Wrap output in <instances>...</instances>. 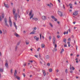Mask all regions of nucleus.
<instances>
[{"label": "nucleus", "instance_id": "1", "mask_svg": "<svg viewBox=\"0 0 80 80\" xmlns=\"http://www.w3.org/2000/svg\"><path fill=\"white\" fill-rule=\"evenodd\" d=\"M17 71L16 70H15L14 74V77H15L17 79V80H20V77L17 76Z\"/></svg>", "mask_w": 80, "mask_h": 80}, {"label": "nucleus", "instance_id": "2", "mask_svg": "<svg viewBox=\"0 0 80 80\" xmlns=\"http://www.w3.org/2000/svg\"><path fill=\"white\" fill-rule=\"evenodd\" d=\"M4 24L5 26H6V27H9V25L8 24V23H7V18H4Z\"/></svg>", "mask_w": 80, "mask_h": 80}, {"label": "nucleus", "instance_id": "3", "mask_svg": "<svg viewBox=\"0 0 80 80\" xmlns=\"http://www.w3.org/2000/svg\"><path fill=\"white\" fill-rule=\"evenodd\" d=\"M9 23L10 25V26L11 27H12V21H11L10 17H9Z\"/></svg>", "mask_w": 80, "mask_h": 80}, {"label": "nucleus", "instance_id": "4", "mask_svg": "<svg viewBox=\"0 0 80 80\" xmlns=\"http://www.w3.org/2000/svg\"><path fill=\"white\" fill-rule=\"evenodd\" d=\"M56 40V39H55V36H53L52 38V42L54 45H55V43Z\"/></svg>", "mask_w": 80, "mask_h": 80}, {"label": "nucleus", "instance_id": "5", "mask_svg": "<svg viewBox=\"0 0 80 80\" xmlns=\"http://www.w3.org/2000/svg\"><path fill=\"white\" fill-rule=\"evenodd\" d=\"M17 17H18V15L17 13H16L15 15H14V19L15 20L17 21Z\"/></svg>", "mask_w": 80, "mask_h": 80}, {"label": "nucleus", "instance_id": "6", "mask_svg": "<svg viewBox=\"0 0 80 80\" xmlns=\"http://www.w3.org/2000/svg\"><path fill=\"white\" fill-rule=\"evenodd\" d=\"M58 14L60 17H62L63 16V12L62 13V12L58 11Z\"/></svg>", "mask_w": 80, "mask_h": 80}, {"label": "nucleus", "instance_id": "7", "mask_svg": "<svg viewBox=\"0 0 80 80\" xmlns=\"http://www.w3.org/2000/svg\"><path fill=\"white\" fill-rule=\"evenodd\" d=\"M78 14V11H75V12H74L73 13V15H74L75 16H77V15Z\"/></svg>", "mask_w": 80, "mask_h": 80}, {"label": "nucleus", "instance_id": "8", "mask_svg": "<svg viewBox=\"0 0 80 80\" xmlns=\"http://www.w3.org/2000/svg\"><path fill=\"white\" fill-rule=\"evenodd\" d=\"M51 18H52V19H54V21H55V22H57V19L55 18V17H54L53 16H51Z\"/></svg>", "mask_w": 80, "mask_h": 80}, {"label": "nucleus", "instance_id": "9", "mask_svg": "<svg viewBox=\"0 0 80 80\" xmlns=\"http://www.w3.org/2000/svg\"><path fill=\"white\" fill-rule=\"evenodd\" d=\"M1 16L3 19L4 18V17L5 16V14H4V13L3 12H2L1 13Z\"/></svg>", "mask_w": 80, "mask_h": 80}, {"label": "nucleus", "instance_id": "10", "mask_svg": "<svg viewBox=\"0 0 80 80\" xmlns=\"http://www.w3.org/2000/svg\"><path fill=\"white\" fill-rule=\"evenodd\" d=\"M42 18L43 20H45L46 18V16H43L42 17Z\"/></svg>", "mask_w": 80, "mask_h": 80}, {"label": "nucleus", "instance_id": "11", "mask_svg": "<svg viewBox=\"0 0 80 80\" xmlns=\"http://www.w3.org/2000/svg\"><path fill=\"white\" fill-rule=\"evenodd\" d=\"M15 12H16V10L15 8H13L12 9V13H13V15H15Z\"/></svg>", "mask_w": 80, "mask_h": 80}, {"label": "nucleus", "instance_id": "12", "mask_svg": "<svg viewBox=\"0 0 80 80\" xmlns=\"http://www.w3.org/2000/svg\"><path fill=\"white\" fill-rule=\"evenodd\" d=\"M44 62V61L43 60V59L42 58H41V60H40V63L42 64H43V62Z\"/></svg>", "mask_w": 80, "mask_h": 80}, {"label": "nucleus", "instance_id": "13", "mask_svg": "<svg viewBox=\"0 0 80 80\" xmlns=\"http://www.w3.org/2000/svg\"><path fill=\"white\" fill-rule=\"evenodd\" d=\"M4 5H5L6 8H9V6H8V5L7 4H5V2H4Z\"/></svg>", "mask_w": 80, "mask_h": 80}, {"label": "nucleus", "instance_id": "14", "mask_svg": "<svg viewBox=\"0 0 80 80\" xmlns=\"http://www.w3.org/2000/svg\"><path fill=\"white\" fill-rule=\"evenodd\" d=\"M14 35L15 36H16L17 37H20V35H18V34L17 33H14Z\"/></svg>", "mask_w": 80, "mask_h": 80}, {"label": "nucleus", "instance_id": "15", "mask_svg": "<svg viewBox=\"0 0 80 80\" xmlns=\"http://www.w3.org/2000/svg\"><path fill=\"white\" fill-rule=\"evenodd\" d=\"M6 63L5 64V66L6 67V68H8V64L7 62V61H6Z\"/></svg>", "mask_w": 80, "mask_h": 80}, {"label": "nucleus", "instance_id": "16", "mask_svg": "<svg viewBox=\"0 0 80 80\" xmlns=\"http://www.w3.org/2000/svg\"><path fill=\"white\" fill-rule=\"evenodd\" d=\"M42 71L44 76H45V75H46V72H45V71L43 70Z\"/></svg>", "mask_w": 80, "mask_h": 80}, {"label": "nucleus", "instance_id": "17", "mask_svg": "<svg viewBox=\"0 0 80 80\" xmlns=\"http://www.w3.org/2000/svg\"><path fill=\"white\" fill-rule=\"evenodd\" d=\"M35 32H36V31H35V30H33V31L32 32H31L30 34H35Z\"/></svg>", "mask_w": 80, "mask_h": 80}, {"label": "nucleus", "instance_id": "18", "mask_svg": "<svg viewBox=\"0 0 80 80\" xmlns=\"http://www.w3.org/2000/svg\"><path fill=\"white\" fill-rule=\"evenodd\" d=\"M32 12H33V10H31L30 11L29 13V16H31V15H32Z\"/></svg>", "mask_w": 80, "mask_h": 80}, {"label": "nucleus", "instance_id": "19", "mask_svg": "<svg viewBox=\"0 0 80 80\" xmlns=\"http://www.w3.org/2000/svg\"><path fill=\"white\" fill-rule=\"evenodd\" d=\"M32 20H34L35 21H37L38 20V18H32Z\"/></svg>", "mask_w": 80, "mask_h": 80}, {"label": "nucleus", "instance_id": "20", "mask_svg": "<svg viewBox=\"0 0 80 80\" xmlns=\"http://www.w3.org/2000/svg\"><path fill=\"white\" fill-rule=\"evenodd\" d=\"M0 72H3V69L2 68H0Z\"/></svg>", "mask_w": 80, "mask_h": 80}, {"label": "nucleus", "instance_id": "21", "mask_svg": "<svg viewBox=\"0 0 80 80\" xmlns=\"http://www.w3.org/2000/svg\"><path fill=\"white\" fill-rule=\"evenodd\" d=\"M42 48H45V45L43 43L42 44Z\"/></svg>", "mask_w": 80, "mask_h": 80}, {"label": "nucleus", "instance_id": "22", "mask_svg": "<svg viewBox=\"0 0 80 80\" xmlns=\"http://www.w3.org/2000/svg\"><path fill=\"white\" fill-rule=\"evenodd\" d=\"M26 45H28V44H29V42L28 40L26 41Z\"/></svg>", "mask_w": 80, "mask_h": 80}, {"label": "nucleus", "instance_id": "23", "mask_svg": "<svg viewBox=\"0 0 80 80\" xmlns=\"http://www.w3.org/2000/svg\"><path fill=\"white\" fill-rule=\"evenodd\" d=\"M69 6L70 7V8H72V4L70 3L69 4Z\"/></svg>", "mask_w": 80, "mask_h": 80}, {"label": "nucleus", "instance_id": "24", "mask_svg": "<svg viewBox=\"0 0 80 80\" xmlns=\"http://www.w3.org/2000/svg\"><path fill=\"white\" fill-rule=\"evenodd\" d=\"M53 71V70L52 68H50L49 69V72H52Z\"/></svg>", "mask_w": 80, "mask_h": 80}, {"label": "nucleus", "instance_id": "25", "mask_svg": "<svg viewBox=\"0 0 80 80\" xmlns=\"http://www.w3.org/2000/svg\"><path fill=\"white\" fill-rule=\"evenodd\" d=\"M50 58V57H49V56L47 55L46 56V59H48Z\"/></svg>", "mask_w": 80, "mask_h": 80}, {"label": "nucleus", "instance_id": "26", "mask_svg": "<svg viewBox=\"0 0 80 80\" xmlns=\"http://www.w3.org/2000/svg\"><path fill=\"white\" fill-rule=\"evenodd\" d=\"M14 27H15L16 29L17 30V26L16 25V24H15V23H14Z\"/></svg>", "mask_w": 80, "mask_h": 80}, {"label": "nucleus", "instance_id": "27", "mask_svg": "<svg viewBox=\"0 0 80 80\" xmlns=\"http://www.w3.org/2000/svg\"><path fill=\"white\" fill-rule=\"evenodd\" d=\"M33 14H32V15H31V16L30 17V19H32V18H33Z\"/></svg>", "mask_w": 80, "mask_h": 80}, {"label": "nucleus", "instance_id": "28", "mask_svg": "<svg viewBox=\"0 0 80 80\" xmlns=\"http://www.w3.org/2000/svg\"><path fill=\"white\" fill-rule=\"evenodd\" d=\"M49 24L50 26L51 27H53V25H52V23H51V22H49Z\"/></svg>", "mask_w": 80, "mask_h": 80}, {"label": "nucleus", "instance_id": "29", "mask_svg": "<svg viewBox=\"0 0 80 80\" xmlns=\"http://www.w3.org/2000/svg\"><path fill=\"white\" fill-rule=\"evenodd\" d=\"M64 51V49H63V48H62V50H61V52L60 53H62V52H63Z\"/></svg>", "mask_w": 80, "mask_h": 80}, {"label": "nucleus", "instance_id": "30", "mask_svg": "<svg viewBox=\"0 0 80 80\" xmlns=\"http://www.w3.org/2000/svg\"><path fill=\"white\" fill-rule=\"evenodd\" d=\"M68 31H67V32H64V35H65L66 33H67V34H68Z\"/></svg>", "mask_w": 80, "mask_h": 80}, {"label": "nucleus", "instance_id": "31", "mask_svg": "<svg viewBox=\"0 0 80 80\" xmlns=\"http://www.w3.org/2000/svg\"><path fill=\"white\" fill-rule=\"evenodd\" d=\"M66 41H67V39H64L63 40V42H65V43H66Z\"/></svg>", "mask_w": 80, "mask_h": 80}, {"label": "nucleus", "instance_id": "32", "mask_svg": "<svg viewBox=\"0 0 80 80\" xmlns=\"http://www.w3.org/2000/svg\"><path fill=\"white\" fill-rule=\"evenodd\" d=\"M11 74H12V73H13V69H11Z\"/></svg>", "mask_w": 80, "mask_h": 80}, {"label": "nucleus", "instance_id": "33", "mask_svg": "<svg viewBox=\"0 0 80 80\" xmlns=\"http://www.w3.org/2000/svg\"><path fill=\"white\" fill-rule=\"evenodd\" d=\"M47 6H48V7H50V8H51V7H52V6H51V5H50L48 4L47 5Z\"/></svg>", "mask_w": 80, "mask_h": 80}, {"label": "nucleus", "instance_id": "34", "mask_svg": "<svg viewBox=\"0 0 80 80\" xmlns=\"http://www.w3.org/2000/svg\"><path fill=\"white\" fill-rule=\"evenodd\" d=\"M2 16L1 15L0 16V22H2Z\"/></svg>", "mask_w": 80, "mask_h": 80}, {"label": "nucleus", "instance_id": "35", "mask_svg": "<svg viewBox=\"0 0 80 80\" xmlns=\"http://www.w3.org/2000/svg\"><path fill=\"white\" fill-rule=\"evenodd\" d=\"M65 72L67 73H68V69H66Z\"/></svg>", "mask_w": 80, "mask_h": 80}, {"label": "nucleus", "instance_id": "36", "mask_svg": "<svg viewBox=\"0 0 80 80\" xmlns=\"http://www.w3.org/2000/svg\"><path fill=\"white\" fill-rule=\"evenodd\" d=\"M39 40V38H36V41H38Z\"/></svg>", "mask_w": 80, "mask_h": 80}, {"label": "nucleus", "instance_id": "37", "mask_svg": "<svg viewBox=\"0 0 80 80\" xmlns=\"http://www.w3.org/2000/svg\"><path fill=\"white\" fill-rule=\"evenodd\" d=\"M39 35H40V39H42V34H41V33L39 34Z\"/></svg>", "mask_w": 80, "mask_h": 80}, {"label": "nucleus", "instance_id": "38", "mask_svg": "<svg viewBox=\"0 0 80 80\" xmlns=\"http://www.w3.org/2000/svg\"><path fill=\"white\" fill-rule=\"evenodd\" d=\"M70 70H72V65L70 64Z\"/></svg>", "mask_w": 80, "mask_h": 80}, {"label": "nucleus", "instance_id": "39", "mask_svg": "<svg viewBox=\"0 0 80 80\" xmlns=\"http://www.w3.org/2000/svg\"><path fill=\"white\" fill-rule=\"evenodd\" d=\"M49 40H51V39H52V36H50L49 37Z\"/></svg>", "mask_w": 80, "mask_h": 80}, {"label": "nucleus", "instance_id": "40", "mask_svg": "<svg viewBox=\"0 0 80 80\" xmlns=\"http://www.w3.org/2000/svg\"><path fill=\"white\" fill-rule=\"evenodd\" d=\"M57 38H59L60 37V35H58L57 36Z\"/></svg>", "mask_w": 80, "mask_h": 80}, {"label": "nucleus", "instance_id": "41", "mask_svg": "<svg viewBox=\"0 0 80 80\" xmlns=\"http://www.w3.org/2000/svg\"><path fill=\"white\" fill-rule=\"evenodd\" d=\"M33 28L34 29V30H36V29H37V28L34 27Z\"/></svg>", "mask_w": 80, "mask_h": 80}, {"label": "nucleus", "instance_id": "42", "mask_svg": "<svg viewBox=\"0 0 80 80\" xmlns=\"http://www.w3.org/2000/svg\"><path fill=\"white\" fill-rule=\"evenodd\" d=\"M47 65H48V66L49 67V66H50V63H48Z\"/></svg>", "mask_w": 80, "mask_h": 80}, {"label": "nucleus", "instance_id": "43", "mask_svg": "<svg viewBox=\"0 0 80 80\" xmlns=\"http://www.w3.org/2000/svg\"><path fill=\"white\" fill-rule=\"evenodd\" d=\"M22 75L24 76V77H25V73H23L22 74Z\"/></svg>", "mask_w": 80, "mask_h": 80}, {"label": "nucleus", "instance_id": "44", "mask_svg": "<svg viewBox=\"0 0 80 80\" xmlns=\"http://www.w3.org/2000/svg\"><path fill=\"white\" fill-rule=\"evenodd\" d=\"M5 33L7 34V31L5 30V32H4L3 34H5Z\"/></svg>", "mask_w": 80, "mask_h": 80}, {"label": "nucleus", "instance_id": "45", "mask_svg": "<svg viewBox=\"0 0 80 80\" xmlns=\"http://www.w3.org/2000/svg\"><path fill=\"white\" fill-rule=\"evenodd\" d=\"M39 57L40 59H41V56L40 55V53H39Z\"/></svg>", "mask_w": 80, "mask_h": 80}, {"label": "nucleus", "instance_id": "46", "mask_svg": "<svg viewBox=\"0 0 80 80\" xmlns=\"http://www.w3.org/2000/svg\"><path fill=\"white\" fill-rule=\"evenodd\" d=\"M26 65H27L26 63H24V66H26Z\"/></svg>", "mask_w": 80, "mask_h": 80}, {"label": "nucleus", "instance_id": "47", "mask_svg": "<svg viewBox=\"0 0 80 80\" xmlns=\"http://www.w3.org/2000/svg\"><path fill=\"white\" fill-rule=\"evenodd\" d=\"M17 11H18V13H19V12H20V11H19V9H18V10H17Z\"/></svg>", "mask_w": 80, "mask_h": 80}, {"label": "nucleus", "instance_id": "48", "mask_svg": "<svg viewBox=\"0 0 80 80\" xmlns=\"http://www.w3.org/2000/svg\"><path fill=\"white\" fill-rule=\"evenodd\" d=\"M18 48V47H17V46H16V47L15 48L16 50H17Z\"/></svg>", "mask_w": 80, "mask_h": 80}, {"label": "nucleus", "instance_id": "49", "mask_svg": "<svg viewBox=\"0 0 80 80\" xmlns=\"http://www.w3.org/2000/svg\"><path fill=\"white\" fill-rule=\"evenodd\" d=\"M0 34H2V30H0Z\"/></svg>", "mask_w": 80, "mask_h": 80}, {"label": "nucleus", "instance_id": "50", "mask_svg": "<svg viewBox=\"0 0 80 80\" xmlns=\"http://www.w3.org/2000/svg\"><path fill=\"white\" fill-rule=\"evenodd\" d=\"M72 70H75V68H74V67H72Z\"/></svg>", "mask_w": 80, "mask_h": 80}, {"label": "nucleus", "instance_id": "51", "mask_svg": "<svg viewBox=\"0 0 80 80\" xmlns=\"http://www.w3.org/2000/svg\"><path fill=\"white\" fill-rule=\"evenodd\" d=\"M28 62H31V63H32L33 62V61L32 60H31V61H28Z\"/></svg>", "mask_w": 80, "mask_h": 80}, {"label": "nucleus", "instance_id": "52", "mask_svg": "<svg viewBox=\"0 0 80 80\" xmlns=\"http://www.w3.org/2000/svg\"><path fill=\"white\" fill-rule=\"evenodd\" d=\"M76 50H77V48H78V46H76Z\"/></svg>", "mask_w": 80, "mask_h": 80}, {"label": "nucleus", "instance_id": "53", "mask_svg": "<svg viewBox=\"0 0 80 80\" xmlns=\"http://www.w3.org/2000/svg\"><path fill=\"white\" fill-rule=\"evenodd\" d=\"M64 47H67V44H65L64 45Z\"/></svg>", "mask_w": 80, "mask_h": 80}, {"label": "nucleus", "instance_id": "54", "mask_svg": "<svg viewBox=\"0 0 80 80\" xmlns=\"http://www.w3.org/2000/svg\"><path fill=\"white\" fill-rule=\"evenodd\" d=\"M34 39H35V40H36L37 39V36H35L34 37Z\"/></svg>", "mask_w": 80, "mask_h": 80}, {"label": "nucleus", "instance_id": "55", "mask_svg": "<svg viewBox=\"0 0 80 80\" xmlns=\"http://www.w3.org/2000/svg\"><path fill=\"white\" fill-rule=\"evenodd\" d=\"M35 57H36V58H38V55H35Z\"/></svg>", "mask_w": 80, "mask_h": 80}, {"label": "nucleus", "instance_id": "56", "mask_svg": "<svg viewBox=\"0 0 80 80\" xmlns=\"http://www.w3.org/2000/svg\"><path fill=\"white\" fill-rule=\"evenodd\" d=\"M57 44H55V48H57Z\"/></svg>", "mask_w": 80, "mask_h": 80}, {"label": "nucleus", "instance_id": "57", "mask_svg": "<svg viewBox=\"0 0 80 80\" xmlns=\"http://www.w3.org/2000/svg\"><path fill=\"white\" fill-rule=\"evenodd\" d=\"M56 71L57 72H59V70H58V69H57Z\"/></svg>", "mask_w": 80, "mask_h": 80}, {"label": "nucleus", "instance_id": "58", "mask_svg": "<svg viewBox=\"0 0 80 80\" xmlns=\"http://www.w3.org/2000/svg\"><path fill=\"white\" fill-rule=\"evenodd\" d=\"M40 48H38L37 49V50L38 52L39 51V50H40Z\"/></svg>", "mask_w": 80, "mask_h": 80}, {"label": "nucleus", "instance_id": "59", "mask_svg": "<svg viewBox=\"0 0 80 80\" xmlns=\"http://www.w3.org/2000/svg\"><path fill=\"white\" fill-rule=\"evenodd\" d=\"M70 73H73V71L71 70L70 71Z\"/></svg>", "mask_w": 80, "mask_h": 80}, {"label": "nucleus", "instance_id": "60", "mask_svg": "<svg viewBox=\"0 0 80 80\" xmlns=\"http://www.w3.org/2000/svg\"><path fill=\"white\" fill-rule=\"evenodd\" d=\"M54 50H55V51H57V49H56V48H54Z\"/></svg>", "mask_w": 80, "mask_h": 80}, {"label": "nucleus", "instance_id": "61", "mask_svg": "<svg viewBox=\"0 0 80 80\" xmlns=\"http://www.w3.org/2000/svg\"><path fill=\"white\" fill-rule=\"evenodd\" d=\"M68 41H70V40H71V39H70V38H69L68 39Z\"/></svg>", "mask_w": 80, "mask_h": 80}, {"label": "nucleus", "instance_id": "62", "mask_svg": "<svg viewBox=\"0 0 80 80\" xmlns=\"http://www.w3.org/2000/svg\"><path fill=\"white\" fill-rule=\"evenodd\" d=\"M63 8H65V5H63Z\"/></svg>", "mask_w": 80, "mask_h": 80}, {"label": "nucleus", "instance_id": "63", "mask_svg": "<svg viewBox=\"0 0 80 80\" xmlns=\"http://www.w3.org/2000/svg\"><path fill=\"white\" fill-rule=\"evenodd\" d=\"M68 31H69V32H70V29H69L68 30Z\"/></svg>", "mask_w": 80, "mask_h": 80}, {"label": "nucleus", "instance_id": "64", "mask_svg": "<svg viewBox=\"0 0 80 80\" xmlns=\"http://www.w3.org/2000/svg\"><path fill=\"white\" fill-rule=\"evenodd\" d=\"M68 44H70V42H68Z\"/></svg>", "mask_w": 80, "mask_h": 80}]
</instances>
